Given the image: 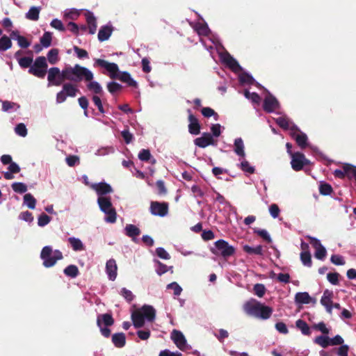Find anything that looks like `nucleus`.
<instances>
[{"label":"nucleus","mask_w":356,"mask_h":356,"mask_svg":"<svg viewBox=\"0 0 356 356\" xmlns=\"http://www.w3.org/2000/svg\"><path fill=\"white\" fill-rule=\"evenodd\" d=\"M51 220V218L44 213H42L38 218V225L43 227L48 225Z\"/></svg>","instance_id":"nucleus-60"},{"label":"nucleus","mask_w":356,"mask_h":356,"mask_svg":"<svg viewBox=\"0 0 356 356\" xmlns=\"http://www.w3.org/2000/svg\"><path fill=\"white\" fill-rule=\"evenodd\" d=\"M28 52L31 54L30 56H24L18 59V64L22 69L30 67L32 65L33 61L32 52L31 51H29Z\"/></svg>","instance_id":"nucleus-45"},{"label":"nucleus","mask_w":356,"mask_h":356,"mask_svg":"<svg viewBox=\"0 0 356 356\" xmlns=\"http://www.w3.org/2000/svg\"><path fill=\"white\" fill-rule=\"evenodd\" d=\"M247 311L249 314L262 320H267L270 318L273 309L271 307L266 305L258 301L247 305Z\"/></svg>","instance_id":"nucleus-4"},{"label":"nucleus","mask_w":356,"mask_h":356,"mask_svg":"<svg viewBox=\"0 0 356 356\" xmlns=\"http://www.w3.org/2000/svg\"><path fill=\"white\" fill-rule=\"evenodd\" d=\"M67 241L74 251H81L84 250V245L79 238L71 236L67 238Z\"/></svg>","instance_id":"nucleus-36"},{"label":"nucleus","mask_w":356,"mask_h":356,"mask_svg":"<svg viewBox=\"0 0 356 356\" xmlns=\"http://www.w3.org/2000/svg\"><path fill=\"white\" fill-rule=\"evenodd\" d=\"M195 30L199 35L209 36L211 33V30L206 22L197 23L195 26Z\"/></svg>","instance_id":"nucleus-39"},{"label":"nucleus","mask_w":356,"mask_h":356,"mask_svg":"<svg viewBox=\"0 0 356 356\" xmlns=\"http://www.w3.org/2000/svg\"><path fill=\"white\" fill-rule=\"evenodd\" d=\"M113 31V27L111 22L100 27L97 38L99 42H104L108 40Z\"/></svg>","instance_id":"nucleus-16"},{"label":"nucleus","mask_w":356,"mask_h":356,"mask_svg":"<svg viewBox=\"0 0 356 356\" xmlns=\"http://www.w3.org/2000/svg\"><path fill=\"white\" fill-rule=\"evenodd\" d=\"M48 86H59L62 84L60 70L58 67H51L47 70Z\"/></svg>","instance_id":"nucleus-11"},{"label":"nucleus","mask_w":356,"mask_h":356,"mask_svg":"<svg viewBox=\"0 0 356 356\" xmlns=\"http://www.w3.org/2000/svg\"><path fill=\"white\" fill-rule=\"evenodd\" d=\"M8 171L3 172V173L4 178L10 180L14 178L13 174L18 173L21 168L17 163L13 161L8 167Z\"/></svg>","instance_id":"nucleus-32"},{"label":"nucleus","mask_w":356,"mask_h":356,"mask_svg":"<svg viewBox=\"0 0 356 356\" xmlns=\"http://www.w3.org/2000/svg\"><path fill=\"white\" fill-rule=\"evenodd\" d=\"M188 132L191 135H197L200 132L201 124L198 119L192 113L191 109L188 110Z\"/></svg>","instance_id":"nucleus-14"},{"label":"nucleus","mask_w":356,"mask_h":356,"mask_svg":"<svg viewBox=\"0 0 356 356\" xmlns=\"http://www.w3.org/2000/svg\"><path fill=\"white\" fill-rule=\"evenodd\" d=\"M97 203L99 210L102 212H103L104 211L110 210L112 209H115V207H113V205L112 204L111 197H97Z\"/></svg>","instance_id":"nucleus-25"},{"label":"nucleus","mask_w":356,"mask_h":356,"mask_svg":"<svg viewBox=\"0 0 356 356\" xmlns=\"http://www.w3.org/2000/svg\"><path fill=\"white\" fill-rule=\"evenodd\" d=\"M194 144L200 148H205L209 145H214L215 141L210 133L204 132L200 137L194 140Z\"/></svg>","instance_id":"nucleus-13"},{"label":"nucleus","mask_w":356,"mask_h":356,"mask_svg":"<svg viewBox=\"0 0 356 356\" xmlns=\"http://www.w3.org/2000/svg\"><path fill=\"white\" fill-rule=\"evenodd\" d=\"M11 187L15 193L20 194L25 193L27 191V186L24 182H13Z\"/></svg>","instance_id":"nucleus-57"},{"label":"nucleus","mask_w":356,"mask_h":356,"mask_svg":"<svg viewBox=\"0 0 356 356\" xmlns=\"http://www.w3.org/2000/svg\"><path fill=\"white\" fill-rule=\"evenodd\" d=\"M15 131L17 135L21 136V137H25L28 134L27 128L25 124L24 123H19L17 124L15 127Z\"/></svg>","instance_id":"nucleus-61"},{"label":"nucleus","mask_w":356,"mask_h":356,"mask_svg":"<svg viewBox=\"0 0 356 356\" xmlns=\"http://www.w3.org/2000/svg\"><path fill=\"white\" fill-rule=\"evenodd\" d=\"M170 338L179 349L186 346V339L180 330H173L170 334Z\"/></svg>","instance_id":"nucleus-15"},{"label":"nucleus","mask_w":356,"mask_h":356,"mask_svg":"<svg viewBox=\"0 0 356 356\" xmlns=\"http://www.w3.org/2000/svg\"><path fill=\"white\" fill-rule=\"evenodd\" d=\"M309 238L312 246L316 249L314 257L318 260L323 261L327 254L326 248L318 238L314 236H309Z\"/></svg>","instance_id":"nucleus-10"},{"label":"nucleus","mask_w":356,"mask_h":356,"mask_svg":"<svg viewBox=\"0 0 356 356\" xmlns=\"http://www.w3.org/2000/svg\"><path fill=\"white\" fill-rule=\"evenodd\" d=\"M319 193L322 195H330L333 191V188L329 183L325 181H321L319 182Z\"/></svg>","instance_id":"nucleus-42"},{"label":"nucleus","mask_w":356,"mask_h":356,"mask_svg":"<svg viewBox=\"0 0 356 356\" xmlns=\"http://www.w3.org/2000/svg\"><path fill=\"white\" fill-rule=\"evenodd\" d=\"M97 318H99L102 324H104L106 327L111 326L114 323V319L111 314L106 313L98 315Z\"/></svg>","instance_id":"nucleus-52"},{"label":"nucleus","mask_w":356,"mask_h":356,"mask_svg":"<svg viewBox=\"0 0 356 356\" xmlns=\"http://www.w3.org/2000/svg\"><path fill=\"white\" fill-rule=\"evenodd\" d=\"M73 50L75 52L76 57L79 59H86L89 58L88 52L84 49L79 48L74 45L73 47Z\"/></svg>","instance_id":"nucleus-63"},{"label":"nucleus","mask_w":356,"mask_h":356,"mask_svg":"<svg viewBox=\"0 0 356 356\" xmlns=\"http://www.w3.org/2000/svg\"><path fill=\"white\" fill-rule=\"evenodd\" d=\"M138 311L148 322H152L156 318V309L152 305H144Z\"/></svg>","instance_id":"nucleus-18"},{"label":"nucleus","mask_w":356,"mask_h":356,"mask_svg":"<svg viewBox=\"0 0 356 356\" xmlns=\"http://www.w3.org/2000/svg\"><path fill=\"white\" fill-rule=\"evenodd\" d=\"M268 96H267L264 101L263 108L268 113H273L276 108L280 107V104L277 99L268 91Z\"/></svg>","instance_id":"nucleus-12"},{"label":"nucleus","mask_w":356,"mask_h":356,"mask_svg":"<svg viewBox=\"0 0 356 356\" xmlns=\"http://www.w3.org/2000/svg\"><path fill=\"white\" fill-rule=\"evenodd\" d=\"M59 51L56 48L50 49L47 53V59L51 64H56L58 61Z\"/></svg>","instance_id":"nucleus-56"},{"label":"nucleus","mask_w":356,"mask_h":356,"mask_svg":"<svg viewBox=\"0 0 356 356\" xmlns=\"http://www.w3.org/2000/svg\"><path fill=\"white\" fill-rule=\"evenodd\" d=\"M237 165L245 173L253 174L255 172V168L252 165H250L249 162L245 159H243Z\"/></svg>","instance_id":"nucleus-48"},{"label":"nucleus","mask_w":356,"mask_h":356,"mask_svg":"<svg viewBox=\"0 0 356 356\" xmlns=\"http://www.w3.org/2000/svg\"><path fill=\"white\" fill-rule=\"evenodd\" d=\"M61 81L64 79L74 82L82 80L90 81L94 79L93 72L88 68L76 64L74 67L66 66L60 71Z\"/></svg>","instance_id":"nucleus-1"},{"label":"nucleus","mask_w":356,"mask_h":356,"mask_svg":"<svg viewBox=\"0 0 356 356\" xmlns=\"http://www.w3.org/2000/svg\"><path fill=\"white\" fill-rule=\"evenodd\" d=\"M222 61L225 63L229 68L233 72H236L238 71L243 70V67L239 65L238 62L229 54H227L222 57Z\"/></svg>","instance_id":"nucleus-20"},{"label":"nucleus","mask_w":356,"mask_h":356,"mask_svg":"<svg viewBox=\"0 0 356 356\" xmlns=\"http://www.w3.org/2000/svg\"><path fill=\"white\" fill-rule=\"evenodd\" d=\"M169 204L166 202L152 201L150 202L149 212L155 216L165 217L168 213Z\"/></svg>","instance_id":"nucleus-8"},{"label":"nucleus","mask_w":356,"mask_h":356,"mask_svg":"<svg viewBox=\"0 0 356 356\" xmlns=\"http://www.w3.org/2000/svg\"><path fill=\"white\" fill-rule=\"evenodd\" d=\"M290 135L291 137L296 140L297 145L301 149H305L309 145L307 136L304 132L300 131V134H297L296 132H291Z\"/></svg>","instance_id":"nucleus-23"},{"label":"nucleus","mask_w":356,"mask_h":356,"mask_svg":"<svg viewBox=\"0 0 356 356\" xmlns=\"http://www.w3.org/2000/svg\"><path fill=\"white\" fill-rule=\"evenodd\" d=\"M19 105L15 102L9 101H3L2 102V111L4 112L10 113L13 111H16L19 108Z\"/></svg>","instance_id":"nucleus-47"},{"label":"nucleus","mask_w":356,"mask_h":356,"mask_svg":"<svg viewBox=\"0 0 356 356\" xmlns=\"http://www.w3.org/2000/svg\"><path fill=\"white\" fill-rule=\"evenodd\" d=\"M93 66L105 69L108 72V76L112 79H116L120 72V69L117 63H109L101 58H95Z\"/></svg>","instance_id":"nucleus-6"},{"label":"nucleus","mask_w":356,"mask_h":356,"mask_svg":"<svg viewBox=\"0 0 356 356\" xmlns=\"http://www.w3.org/2000/svg\"><path fill=\"white\" fill-rule=\"evenodd\" d=\"M210 251L218 257H221L224 259H227L235 254L236 249L228 241L224 239H218L213 243V246L210 248Z\"/></svg>","instance_id":"nucleus-3"},{"label":"nucleus","mask_w":356,"mask_h":356,"mask_svg":"<svg viewBox=\"0 0 356 356\" xmlns=\"http://www.w3.org/2000/svg\"><path fill=\"white\" fill-rule=\"evenodd\" d=\"M92 101L94 103V104L97 107L98 111L101 114L105 115L106 113H107V111H106L103 106V103L100 98V96L92 95Z\"/></svg>","instance_id":"nucleus-55"},{"label":"nucleus","mask_w":356,"mask_h":356,"mask_svg":"<svg viewBox=\"0 0 356 356\" xmlns=\"http://www.w3.org/2000/svg\"><path fill=\"white\" fill-rule=\"evenodd\" d=\"M243 250L247 253L248 254L252 255H259V256H263L264 255V251H263V246L261 245H257L256 246H251L249 245H244L243 246Z\"/></svg>","instance_id":"nucleus-29"},{"label":"nucleus","mask_w":356,"mask_h":356,"mask_svg":"<svg viewBox=\"0 0 356 356\" xmlns=\"http://www.w3.org/2000/svg\"><path fill=\"white\" fill-rule=\"evenodd\" d=\"M295 302L298 305H306L310 303L311 296L308 292H298L295 295Z\"/></svg>","instance_id":"nucleus-34"},{"label":"nucleus","mask_w":356,"mask_h":356,"mask_svg":"<svg viewBox=\"0 0 356 356\" xmlns=\"http://www.w3.org/2000/svg\"><path fill=\"white\" fill-rule=\"evenodd\" d=\"M138 158L141 161L147 162L152 158V156L149 149H142L138 153Z\"/></svg>","instance_id":"nucleus-59"},{"label":"nucleus","mask_w":356,"mask_h":356,"mask_svg":"<svg viewBox=\"0 0 356 356\" xmlns=\"http://www.w3.org/2000/svg\"><path fill=\"white\" fill-rule=\"evenodd\" d=\"M112 342L116 348H123L126 344V337L122 332L115 333L112 336Z\"/></svg>","instance_id":"nucleus-31"},{"label":"nucleus","mask_w":356,"mask_h":356,"mask_svg":"<svg viewBox=\"0 0 356 356\" xmlns=\"http://www.w3.org/2000/svg\"><path fill=\"white\" fill-rule=\"evenodd\" d=\"M330 337L327 335H319L314 339V343L320 345L323 348H326L330 344Z\"/></svg>","instance_id":"nucleus-54"},{"label":"nucleus","mask_w":356,"mask_h":356,"mask_svg":"<svg viewBox=\"0 0 356 356\" xmlns=\"http://www.w3.org/2000/svg\"><path fill=\"white\" fill-rule=\"evenodd\" d=\"M18 218L29 224L32 223L34 220L32 213L29 211L21 212L20 214L19 215Z\"/></svg>","instance_id":"nucleus-64"},{"label":"nucleus","mask_w":356,"mask_h":356,"mask_svg":"<svg viewBox=\"0 0 356 356\" xmlns=\"http://www.w3.org/2000/svg\"><path fill=\"white\" fill-rule=\"evenodd\" d=\"M131 321L134 327L140 328L144 326L146 319L138 311H135L131 314Z\"/></svg>","instance_id":"nucleus-30"},{"label":"nucleus","mask_w":356,"mask_h":356,"mask_svg":"<svg viewBox=\"0 0 356 356\" xmlns=\"http://www.w3.org/2000/svg\"><path fill=\"white\" fill-rule=\"evenodd\" d=\"M13 46L11 36L1 35L0 38V52H4L10 49Z\"/></svg>","instance_id":"nucleus-35"},{"label":"nucleus","mask_w":356,"mask_h":356,"mask_svg":"<svg viewBox=\"0 0 356 356\" xmlns=\"http://www.w3.org/2000/svg\"><path fill=\"white\" fill-rule=\"evenodd\" d=\"M156 273L161 276L168 272V266L157 259H153Z\"/></svg>","instance_id":"nucleus-40"},{"label":"nucleus","mask_w":356,"mask_h":356,"mask_svg":"<svg viewBox=\"0 0 356 356\" xmlns=\"http://www.w3.org/2000/svg\"><path fill=\"white\" fill-rule=\"evenodd\" d=\"M116 79L121 81L123 83H127L129 86L134 87L135 88H138V82L131 76V74L127 71H120L118 73V76Z\"/></svg>","instance_id":"nucleus-22"},{"label":"nucleus","mask_w":356,"mask_h":356,"mask_svg":"<svg viewBox=\"0 0 356 356\" xmlns=\"http://www.w3.org/2000/svg\"><path fill=\"white\" fill-rule=\"evenodd\" d=\"M333 297V292L332 291H330L329 289H325L323 291V294L321 296V304L325 307L326 311L327 312L331 313L332 309H333V304H332V298Z\"/></svg>","instance_id":"nucleus-17"},{"label":"nucleus","mask_w":356,"mask_h":356,"mask_svg":"<svg viewBox=\"0 0 356 356\" xmlns=\"http://www.w3.org/2000/svg\"><path fill=\"white\" fill-rule=\"evenodd\" d=\"M41 9V6H31L25 13V17L29 20L38 21L40 17Z\"/></svg>","instance_id":"nucleus-33"},{"label":"nucleus","mask_w":356,"mask_h":356,"mask_svg":"<svg viewBox=\"0 0 356 356\" xmlns=\"http://www.w3.org/2000/svg\"><path fill=\"white\" fill-rule=\"evenodd\" d=\"M40 257L45 268L53 267L58 261L63 259V255L60 250H53L51 245H47L42 248Z\"/></svg>","instance_id":"nucleus-2"},{"label":"nucleus","mask_w":356,"mask_h":356,"mask_svg":"<svg viewBox=\"0 0 356 356\" xmlns=\"http://www.w3.org/2000/svg\"><path fill=\"white\" fill-rule=\"evenodd\" d=\"M300 257L304 266L307 267H311L312 266V256L309 251H302Z\"/></svg>","instance_id":"nucleus-49"},{"label":"nucleus","mask_w":356,"mask_h":356,"mask_svg":"<svg viewBox=\"0 0 356 356\" xmlns=\"http://www.w3.org/2000/svg\"><path fill=\"white\" fill-rule=\"evenodd\" d=\"M88 83L86 85L88 90L94 93L93 95L101 96L104 94V90L102 85L97 81L93 79L88 81Z\"/></svg>","instance_id":"nucleus-27"},{"label":"nucleus","mask_w":356,"mask_h":356,"mask_svg":"<svg viewBox=\"0 0 356 356\" xmlns=\"http://www.w3.org/2000/svg\"><path fill=\"white\" fill-rule=\"evenodd\" d=\"M90 187L96 192L97 197H107V195L113 192L111 185L105 181L92 184Z\"/></svg>","instance_id":"nucleus-9"},{"label":"nucleus","mask_w":356,"mask_h":356,"mask_svg":"<svg viewBox=\"0 0 356 356\" xmlns=\"http://www.w3.org/2000/svg\"><path fill=\"white\" fill-rule=\"evenodd\" d=\"M156 256L162 259L168 260L170 259V255L168 251L163 247H158L155 249Z\"/></svg>","instance_id":"nucleus-62"},{"label":"nucleus","mask_w":356,"mask_h":356,"mask_svg":"<svg viewBox=\"0 0 356 356\" xmlns=\"http://www.w3.org/2000/svg\"><path fill=\"white\" fill-rule=\"evenodd\" d=\"M124 234L126 236L132 238L134 241L137 242L138 239L136 237L140 234V229L134 225L128 224L124 227Z\"/></svg>","instance_id":"nucleus-28"},{"label":"nucleus","mask_w":356,"mask_h":356,"mask_svg":"<svg viewBox=\"0 0 356 356\" xmlns=\"http://www.w3.org/2000/svg\"><path fill=\"white\" fill-rule=\"evenodd\" d=\"M291 158V168L296 172L302 170L304 166L311 164V161L300 152H294Z\"/></svg>","instance_id":"nucleus-7"},{"label":"nucleus","mask_w":356,"mask_h":356,"mask_svg":"<svg viewBox=\"0 0 356 356\" xmlns=\"http://www.w3.org/2000/svg\"><path fill=\"white\" fill-rule=\"evenodd\" d=\"M106 273L109 280L114 281L117 277L118 266L113 259H110L106 264Z\"/></svg>","instance_id":"nucleus-21"},{"label":"nucleus","mask_w":356,"mask_h":356,"mask_svg":"<svg viewBox=\"0 0 356 356\" xmlns=\"http://www.w3.org/2000/svg\"><path fill=\"white\" fill-rule=\"evenodd\" d=\"M63 90L65 91L67 97H74L78 92V88L76 86L71 83H66L63 86Z\"/></svg>","instance_id":"nucleus-46"},{"label":"nucleus","mask_w":356,"mask_h":356,"mask_svg":"<svg viewBox=\"0 0 356 356\" xmlns=\"http://www.w3.org/2000/svg\"><path fill=\"white\" fill-rule=\"evenodd\" d=\"M120 294L129 303L131 302L135 298V296L133 294L131 291L127 289L125 287H123L120 289Z\"/></svg>","instance_id":"nucleus-58"},{"label":"nucleus","mask_w":356,"mask_h":356,"mask_svg":"<svg viewBox=\"0 0 356 356\" xmlns=\"http://www.w3.org/2000/svg\"><path fill=\"white\" fill-rule=\"evenodd\" d=\"M253 232L262 238L265 241L272 243V238L266 229L255 227L253 229Z\"/></svg>","instance_id":"nucleus-51"},{"label":"nucleus","mask_w":356,"mask_h":356,"mask_svg":"<svg viewBox=\"0 0 356 356\" xmlns=\"http://www.w3.org/2000/svg\"><path fill=\"white\" fill-rule=\"evenodd\" d=\"M85 17L88 24L89 34H95L97 29V19L94 13L89 10H86Z\"/></svg>","instance_id":"nucleus-24"},{"label":"nucleus","mask_w":356,"mask_h":356,"mask_svg":"<svg viewBox=\"0 0 356 356\" xmlns=\"http://www.w3.org/2000/svg\"><path fill=\"white\" fill-rule=\"evenodd\" d=\"M296 327L299 330L302 334L309 336L311 334V328L308 324L302 319H298L296 321Z\"/></svg>","instance_id":"nucleus-37"},{"label":"nucleus","mask_w":356,"mask_h":356,"mask_svg":"<svg viewBox=\"0 0 356 356\" xmlns=\"http://www.w3.org/2000/svg\"><path fill=\"white\" fill-rule=\"evenodd\" d=\"M123 88L121 83L115 81H108L106 84V88L112 96H115Z\"/></svg>","instance_id":"nucleus-38"},{"label":"nucleus","mask_w":356,"mask_h":356,"mask_svg":"<svg viewBox=\"0 0 356 356\" xmlns=\"http://www.w3.org/2000/svg\"><path fill=\"white\" fill-rule=\"evenodd\" d=\"M102 213H104V220L106 222L113 224L116 222L118 214L115 209L104 211Z\"/></svg>","instance_id":"nucleus-41"},{"label":"nucleus","mask_w":356,"mask_h":356,"mask_svg":"<svg viewBox=\"0 0 356 356\" xmlns=\"http://www.w3.org/2000/svg\"><path fill=\"white\" fill-rule=\"evenodd\" d=\"M24 204L31 209L36 207L37 200L31 193H26L23 197Z\"/></svg>","instance_id":"nucleus-43"},{"label":"nucleus","mask_w":356,"mask_h":356,"mask_svg":"<svg viewBox=\"0 0 356 356\" xmlns=\"http://www.w3.org/2000/svg\"><path fill=\"white\" fill-rule=\"evenodd\" d=\"M12 40L17 42V45L22 49H27L31 45V42L24 36L21 35L18 30L12 31L10 33Z\"/></svg>","instance_id":"nucleus-19"},{"label":"nucleus","mask_w":356,"mask_h":356,"mask_svg":"<svg viewBox=\"0 0 356 356\" xmlns=\"http://www.w3.org/2000/svg\"><path fill=\"white\" fill-rule=\"evenodd\" d=\"M52 33L50 31H45L43 35L40 38V42L44 48H48L51 44Z\"/></svg>","instance_id":"nucleus-50"},{"label":"nucleus","mask_w":356,"mask_h":356,"mask_svg":"<svg viewBox=\"0 0 356 356\" xmlns=\"http://www.w3.org/2000/svg\"><path fill=\"white\" fill-rule=\"evenodd\" d=\"M63 273L69 277L75 278L78 276L79 271L76 265L70 264L64 269Z\"/></svg>","instance_id":"nucleus-44"},{"label":"nucleus","mask_w":356,"mask_h":356,"mask_svg":"<svg viewBox=\"0 0 356 356\" xmlns=\"http://www.w3.org/2000/svg\"><path fill=\"white\" fill-rule=\"evenodd\" d=\"M234 152L241 158L244 159L245 156V145L241 137L236 138L234 141Z\"/></svg>","instance_id":"nucleus-26"},{"label":"nucleus","mask_w":356,"mask_h":356,"mask_svg":"<svg viewBox=\"0 0 356 356\" xmlns=\"http://www.w3.org/2000/svg\"><path fill=\"white\" fill-rule=\"evenodd\" d=\"M239 81L241 84L248 83L249 85H253L255 79L250 73L245 72L239 76Z\"/></svg>","instance_id":"nucleus-53"},{"label":"nucleus","mask_w":356,"mask_h":356,"mask_svg":"<svg viewBox=\"0 0 356 356\" xmlns=\"http://www.w3.org/2000/svg\"><path fill=\"white\" fill-rule=\"evenodd\" d=\"M48 64L47 58L40 56L35 58L33 64L29 68L28 72L36 77L43 79L47 72Z\"/></svg>","instance_id":"nucleus-5"}]
</instances>
